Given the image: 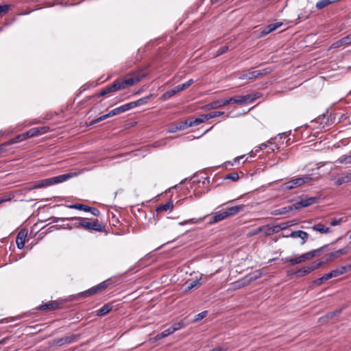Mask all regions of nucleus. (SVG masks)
Wrapping results in <instances>:
<instances>
[{"mask_svg": "<svg viewBox=\"0 0 351 351\" xmlns=\"http://www.w3.org/2000/svg\"><path fill=\"white\" fill-rule=\"evenodd\" d=\"M29 138H30V136L26 135V132H25V133L21 134H19L18 136H16V137H14V138L10 140L8 143V144L10 145V144L16 143H18V142H21V141H24L25 139H27Z\"/></svg>", "mask_w": 351, "mask_h": 351, "instance_id": "a878e982", "label": "nucleus"}, {"mask_svg": "<svg viewBox=\"0 0 351 351\" xmlns=\"http://www.w3.org/2000/svg\"><path fill=\"white\" fill-rule=\"evenodd\" d=\"M285 223L286 227L287 228L289 226H294V225L297 224L298 221L296 220H291V221H289L285 222Z\"/></svg>", "mask_w": 351, "mask_h": 351, "instance_id": "13d9d810", "label": "nucleus"}, {"mask_svg": "<svg viewBox=\"0 0 351 351\" xmlns=\"http://www.w3.org/2000/svg\"><path fill=\"white\" fill-rule=\"evenodd\" d=\"M290 207H293V209H295V210H300L302 208H305L304 206V205H303V202H302V199H300V200H299L298 202H295L292 205H290Z\"/></svg>", "mask_w": 351, "mask_h": 351, "instance_id": "c03bdc74", "label": "nucleus"}, {"mask_svg": "<svg viewBox=\"0 0 351 351\" xmlns=\"http://www.w3.org/2000/svg\"><path fill=\"white\" fill-rule=\"evenodd\" d=\"M193 126L192 118L190 117L183 121L180 122L176 127V130H182L186 129L189 127Z\"/></svg>", "mask_w": 351, "mask_h": 351, "instance_id": "412c9836", "label": "nucleus"}, {"mask_svg": "<svg viewBox=\"0 0 351 351\" xmlns=\"http://www.w3.org/2000/svg\"><path fill=\"white\" fill-rule=\"evenodd\" d=\"M226 218H228V217H227V215L226 214L225 211L216 212L211 217L210 220V223L214 224V223H218L223 219H226Z\"/></svg>", "mask_w": 351, "mask_h": 351, "instance_id": "dca6fc26", "label": "nucleus"}, {"mask_svg": "<svg viewBox=\"0 0 351 351\" xmlns=\"http://www.w3.org/2000/svg\"><path fill=\"white\" fill-rule=\"evenodd\" d=\"M87 212H90L94 216H98L100 214V212L97 208L90 206Z\"/></svg>", "mask_w": 351, "mask_h": 351, "instance_id": "8fccbe9b", "label": "nucleus"}, {"mask_svg": "<svg viewBox=\"0 0 351 351\" xmlns=\"http://www.w3.org/2000/svg\"><path fill=\"white\" fill-rule=\"evenodd\" d=\"M150 98H151V95L147 96V97L141 98L136 101H134V103L136 104V107L139 106H143L144 104H146L148 102V101L150 99Z\"/></svg>", "mask_w": 351, "mask_h": 351, "instance_id": "a19ab883", "label": "nucleus"}, {"mask_svg": "<svg viewBox=\"0 0 351 351\" xmlns=\"http://www.w3.org/2000/svg\"><path fill=\"white\" fill-rule=\"evenodd\" d=\"M173 332L172 330H171V328L169 327V328H168L167 329H166V330H165L164 331H162V332L158 333V334L156 336L155 339H156V340H160V339H163V338H165V337H168L169 335H171V334H173Z\"/></svg>", "mask_w": 351, "mask_h": 351, "instance_id": "c756f323", "label": "nucleus"}, {"mask_svg": "<svg viewBox=\"0 0 351 351\" xmlns=\"http://www.w3.org/2000/svg\"><path fill=\"white\" fill-rule=\"evenodd\" d=\"M346 252H347V250L346 249H344V248L339 249L335 252L327 254L324 256V258H325L326 262L332 261L335 260V258H339L341 255L346 254Z\"/></svg>", "mask_w": 351, "mask_h": 351, "instance_id": "ddd939ff", "label": "nucleus"}, {"mask_svg": "<svg viewBox=\"0 0 351 351\" xmlns=\"http://www.w3.org/2000/svg\"><path fill=\"white\" fill-rule=\"evenodd\" d=\"M302 202H303V205L304 207H307V206H309L313 204H315L316 202H317V198L316 197H304V198H302L301 199Z\"/></svg>", "mask_w": 351, "mask_h": 351, "instance_id": "2f4dec72", "label": "nucleus"}, {"mask_svg": "<svg viewBox=\"0 0 351 351\" xmlns=\"http://www.w3.org/2000/svg\"><path fill=\"white\" fill-rule=\"evenodd\" d=\"M340 43H343V45H348L351 44V34L341 38L340 40Z\"/></svg>", "mask_w": 351, "mask_h": 351, "instance_id": "49530a36", "label": "nucleus"}, {"mask_svg": "<svg viewBox=\"0 0 351 351\" xmlns=\"http://www.w3.org/2000/svg\"><path fill=\"white\" fill-rule=\"evenodd\" d=\"M185 326V324L181 321L177 323L173 324L170 328L172 330L173 332L184 328Z\"/></svg>", "mask_w": 351, "mask_h": 351, "instance_id": "ea45409f", "label": "nucleus"}, {"mask_svg": "<svg viewBox=\"0 0 351 351\" xmlns=\"http://www.w3.org/2000/svg\"><path fill=\"white\" fill-rule=\"evenodd\" d=\"M265 228L267 229V232H266V235L269 236V235H271V234H274V233H278L280 230H285V229H287V227H286V225H285V223H280L278 225H276V226H274L272 227H269V226H261V227H259L256 230V232L257 233V232H261Z\"/></svg>", "mask_w": 351, "mask_h": 351, "instance_id": "6e6552de", "label": "nucleus"}, {"mask_svg": "<svg viewBox=\"0 0 351 351\" xmlns=\"http://www.w3.org/2000/svg\"><path fill=\"white\" fill-rule=\"evenodd\" d=\"M71 178V175L70 174H63L60 175L56 177L41 180L34 184V185L31 187V189H40L46 186H49L55 184H58L60 182H63L67 180L69 178Z\"/></svg>", "mask_w": 351, "mask_h": 351, "instance_id": "7ed1b4c3", "label": "nucleus"}, {"mask_svg": "<svg viewBox=\"0 0 351 351\" xmlns=\"http://www.w3.org/2000/svg\"><path fill=\"white\" fill-rule=\"evenodd\" d=\"M347 156V163H351V152L349 153V154L346 155Z\"/></svg>", "mask_w": 351, "mask_h": 351, "instance_id": "774afa93", "label": "nucleus"}, {"mask_svg": "<svg viewBox=\"0 0 351 351\" xmlns=\"http://www.w3.org/2000/svg\"><path fill=\"white\" fill-rule=\"evenodd\" d=\"M341 312V308L336 310L333 312H330L327 315V317L329 318H332L334 316L339 315Z\"/></svg>", "mask_w": 351, "mask_h": 351, "instance_id": "4d7b16f0", "label": "nucleus"}, {"mask_svg": "<svg viewBox=\"0 0 351 351\" xmlns=\"http://www.w3.org/2000/svg\"><path fill=\"white\" fill-rule=\"evenodd\" d=\"M145 76L146 74L141 71L130 73L128 74L123 79L117 80L112 84L106 86L99 93L95 94V96L99 97L122 89H125L139 82Z\"/></svg>", "mask_w": 351, "mask_h": 351, "instance_id": "f257e3e1", "label": "nucleus"}, {"mask_svg": "<svg viewBox=\"0 0 351 351\" xmlns=\"http://www.w3.org/2000/svg\"><path fill=\"white\" fill-rule=\"evenodd\" d=\"M219 101L220 102L221 107L225 106L232 103V100L230 98L225 99H219Z\"/></svg>", "mask_w": 351, "mask_h": 351, "instance_id": "864d4df0", "label": "nucleus"}, {"mask_svg": "<svg viewBox=\"0 0 351 351\" xmlns=\"http://www.w3.org/2000/svg\"><path fill=\"white\" fill-rule=\"evenodd\" d=\"M309 273H311V271L308 267L306 266L297 270L294 274H295V275H297L298 277H302L308 274Z\"/></svg>", "mask_w": 351, "mask_h": 351, "instance_id": "72a5a7b5", "label": "nucleus"}, {"mask_svg": "<svg viewBox=\"0 0 351 351\" xmlns=\"http://www.w3.org/2000/svg\"><path fill=\"white\" fill-rule=\"evenodd\" d=\"M244 205H237L228 208L225 211L227 217H232L238 214L239 212L243 210Z\"/></svg>", "mask_w": 351, "mask_h": 351, "instance_id": "4468645a", "label": "nucleus"}, {"mask_svg": "<svg viewBox=\"0 0 351 351\" xmlns=\"http://www.w3.org/2000/svg\"><path fill=\"white\" fill-rule=\"evenodd\" d=\"M223 114H224V112H223V111H214V112H211L208 114H206V119H210L213 118L218 117Z\"/></svg>", "mask_w": 351, "mask_h": 351, "instance_id": "58836bf2", "label": "nucleus"}, {"mask_svg": "<svg viewBox=\"0 0 351 351\" xmlns=\"http://www.w3.org/2000/svg\"><path fill=\"white\" fill-rule=\"evenodd\" d=\"M338 269H339V271H341V275H342L344 273H346V271H348L346 269V265L340 267L339 268H338Z\"/></svg>", "mask_w": 351, "mask_h": 351, "instance_id": "e2e57ef3", "label": "nucleus"}, {"mask_svg": "<svg viewBox=\"0 0 351 351\" xmlns=\"http://www.w3.org/2000/svg\"><path fill=\"white\" fill-rule=\"evenodd\" d=\"M228 50V46H223L220 47L217 51H216V56H219L222 55L223 53H226Z\"/></svg>", "mask_w": 351, "mask_h": 351, "instance_id": "de8ad7c7", "label": "nucleus"}, {"mask_svg": "<svg viewBox=\"0 0 351 351\" xmlns=\"http://www.w3.org/2000/svg\"><path fill=\"white\" fill-rule=\"evenodd\" d=\"M9 10L8 5H0V16L6 13Z\"/></svg>", "mask_w": 351, "mask_h": 351, "instance_id": "603ef678", "label": "nucleus"}, {"mask_svg": "<svg viewBox=\"0 0 351 351\" xmlns=\"http://www.w3.org/2000/svg\"><path fill=\"white\" fill-rule=\"evenodd\" d=\"M232 100V103H235L239 105H243L248 103L253 102L256 99L254 95H237L230 98Z\"/></svg>", "mask_w": 351, "mask_h": 351, "instance_id": "0eeeda50", "label": "nucleus"}, {"mask_svg": "<svg viewBox=\"0 0 351 351\" xmlns=\"http://www.w3.org/2000/svg\"><path fill=\"white\" fill-rule=\"evenodd\" d=\"M330 272H331L332 276V277H333V278H334V277H337V276H340V275H341V271H339L338 268H337V269H335L332 270Z\"/></svg>", "mask_w": 351, "mask_h": 351, "instance_id": "bf43d9fd", "label": "nucleus"}, {"mask_svg": "<svg viewBox=\"0 0 351 351\" xmlns=\"http://www.w3.org/2000/svg\"><path fill=\"white\" fill-rule=\"evenodd\" d=\"M271 69L265 68L262 70L253 71L247 72L245 73H242L239 76V80H254L258 78H261L263 76H265L271 72Z\"/></svg>", "mask_w": 351, "mask_h": 351, "instance_id": "20e7f679", "label": "nucleus"}, {"mask_svg": "<svg viewBox=\"0 0 351 351\" xmlns=\"http://www.w3.org/2000/svg\"><path fill=\"white\" fill-rule=\"evenodd\" d=\"M311 228L321 234H327L331 231L330 228L325 226L322 223H317L314 225Z\"/></svg>", "mask_w": 351, "mask_h": 351, "instance_id": "5701e85b", "label": "nucleus"}, {"mask_svg": "<svg viewBox=\"0 0 351 351\" xmlns=\"http://www.w3.org/2000/svg\"><path fill=\"white\" fill-rule=\"evenodd\" d=\"M221 108L220 102L218 100L213 101L202 107L204 110H211V109H217Z\"/></svg>", "mask_w": 351, "mask_h": 351, "instance_id": "cd10ccee", "label": "nucleus"}, {"mask_svg": "<svg viewBox=\"0 0 351 351\" xmlns=\"http://www.w3.org/2000/svg\"><path fill=\"white\" fill-rule=\"evenodd\" d=\"M324 276L326 280H328L329 279L333 278L330 271L329 273L324 274Z\"/></svg>", "mask_w": 351, "mask_h": 351, "instance_id": "0e129e2a", "label": "nucleus"}, {"mask_svg": "<svg viewBox=\"0 0 351 351\" xmlns=\"http://www.w3.org/2000/svg\"><path fill=\"white\" fill-rule=\"evenodd\" d=\"M342 45H343V43H340V40H339L334 43L332 46L334 48H337V47H339L340 46H342Z\"/></svg>", "mask_w": 351, "mask_h": 351, "instance_id": "680f3d73", "label": "nucleus"}, {"mask_svg": "<svg viewBox=\"0 0 351 351\" xmlns=\"http://www.w3.org/2000/svg\"><path fill=\"white\" fill-rule=\"evenodd\" d=\"M225 349L222 347H216V348H214L213 349H212L210 351H224Z\"/></svg>", "mask_w": 351, "mask_h": 351, "instance_id": "338daca9", "label": "nucleus"}, {"mask_svg": "<svg viewBox=\"0 0 351 351\" xmlns=\"http://www.w3.org/2000/svg\"><path fill=\"white\" fill-rule=\"evenodd\" d=\"M328 245H324V246H322V247H321L319 248H317L316 250H313L312 251H310L308 252H306V253H304V254L300 255L303 263L305 262L307 260H310L311 258L316 256L317 253L323 252L324 250V249Z\"/></svg>", "mask_w": 351, "mask_h": 351, "instance_id": "9b49d317", "label": "nucleus"}, {"mask_svg": "<svg viewBox=\"0 0 351 351\" xmlns=\"http://www.w3.org/2000/svg\"><path fill=\"white\" fill-rule=\"evenodd\" d=\"M335 0L334 1H330V0H320L319 1H317L315 4V8L317 9V10H322L323 8H324L325 7L329 5L330 4L332 3L333 2H335Z\"/></svg>", "mask_w": 351, "mask_h": 351, "instance_id": "bb28decb", "label": "nucleus"}, {"mask_svg": "<svg viewBox=\"0 0 351 351\" xmlns=\"http://www.w3.org/2000/svg\"><path fill=\"white\" fill-rule=\"evenodd\" d=\"M180 92V90H178L177 89V86L176 87H174L173 89L170 90H168L167 92H165L162 97V99H169L170 97H171L172 96H173L174 95H176L177 93Z\"/></svg>", "mask_w": 351, "mask_h": 351, "instance_id": "473e14b6", "label": "nucleus"}, {"mask_svg": "<svg viewBox=\"0 0 351 351\" xmlns=\"http://www.w3.org/2000/svg\"><path fill=\"white\" fill-rule=\"evenodd\" d=\"M173 208V203L172 200H169L165 204L159 205L156 210V212H162V211H171Z\"/></svg>", "mask_w": 351, "mask_h": 351, "instance_id": "4be33fe9", "label": "nucleus"}, {"mask_svg": "<svg viewBox=\"0 0 351 351\" xmlns=\"http://www.w3.org/2000/svg\"><path fill=\"white\" fill-rule=\"evenodd\" d=\"M312 179L313 178L310 176H304L300 178H294V179L291 180V181L293 183V187L296 188V187L300 186L303 185L304 184L312 180Z\"/></svg>", "mask_w": 351, "mask_h": 351, "instance_id": "2eb2a0df", "label": "nucleus"}, {"mask_svg": "<svg viewBox=\"0 0 351 351\" xmlns=\"http://www.w3.org/2000/svg\"><path fill=\"white\" fill-rule=\"evenodd\" d=\"M282 237L284 238H300L302 240L301 244H304L308 239V234L306 232H304L303 230H297V231H293L288 235L282 234Z\"/></svg>", "mask_w": 351, "mask_h": 351, "instance_id": "1a4fd4ad", "label": "nucleus"}, {"mask_svg": "<svg viewBox=\"0 0 351 351\" xmlns=\"http://www.w3.org/2000/svg\"><path fill=\"white\" fill-rule=\"evenodd\" d=\"M77 338V335H71L69 336H65L62 338L57 339L55 340V343L56 345L61 346L64 344L71 343L72 342H74Z\"/></svg>", "mask_w": 351, "mask_h": 351, "instance_id": "f8f14e48", "label": "nucleus"}, {"mask_svg": "<svg viewBox=\"0 0 351 351\" xmlns=\"http://www.w3.org/2000/svg\"><path fill=\"white\" fill-rule=\"evenodd\" d=\"M293 210V207H290V206L282 207L278 209H276L274 211L271 212V214L273 215H284L286 213H288L289 212Z\"/></svg>", "mask_w": 351, "mask_h": 351, "instance_id": "393cba45", "label": "nucleus"}, {"mask_svg": "<svg viewBox=\"0 0 351 351\" xmlns=\"http://www.w3.org/2000/svg\"><path fill=\"white\" fill-rule=\"evenodd\" d=\"M283 187H284L285 189H287V190H291V189H295L293 187V183H292V182L291 180L289 181V182H285L283 184Z\"/></svg>", "mask_w": 351, "mask_h": 351, "instance_id": "5fc2aeb1", "label": "nucleus"}, {"mask_svg": "<svg viewBox=\"0 0 351 351\" xmlns=\"http://www.w3.org/2000/svg\"><path fill=\"white\" fill-rule=\"evenodd\" d=\"M108 285H109V283L108 282V281H104V282L98 284L97 285L94 286V287L88 289V290L80 293L79 294V295L81 297L90 296L92 295H94L98 292H100V291L104 290L105 289H106L108 287Z\"/></svg>", "mask_w": 351, "mask_h": 351, "instance_id": "39448f33", "label": "nucleus"}, {"mask_svg": "<svg viewBox=\"0 0 351 351\" xmlns=\"http://www.w3.org/2000/svg\"><path fill=\"white\" fill-rule=\"evenodd\" d=\"M193 126L198 125L206 121H208V119H206V114H201L199 117H191Z\"/></svg>", "mask_w": 351, "mask_h": 351, "instance_id": "c85d7f7f", "label": "nucleus"}, {"mask_svg": "<svg viewBox=\"0 0 351 351\" xmlns=\"http://www.w3.org/2000/svg\"><path fill=\"white\" fill-rule=\"evenodd\" d=\"M49 131V127L43 126L38 128H33L26 132V135L31 137L37 136L41 134H44Z\"/></svg>", "mask_w": 351, "mask_h": 351, "instance_id": "9d476101", "label": "nucleus"}, {"mask_svg": "<svg viewBox=\"0 0 351 351\" xmlns=\"http://www.w3.org/2000/svg\"><path fill=\"white\" fill-rule=\"evenodd\" d=\"M71 219L79 220V222L75 224L77 228H82L88 231H95L97 232H104L106 231V226L97 219L90 220L88 218L71 217Z\"/></svg>", "mask_w": 351, "mask_h": 351, "instance_id": "f03ea898", "label": "nucleus"}, {"mask_svg": "<svg viewBox=\"0 0 351 351\" xmlns=\"http://www.w3.org/2000/svg\"><path fill=\"white\" fill-rule=\"evenodd\" d=\"M282 25V22H276L274 23H271L268 25L265 29L261 32V35H266L268 34L273 31L276 30L278 27H281Z\"/></svg>", "mask_w": 351, "mask_h": 351, "instance_id": "aec40b11", "label": "nucleus"}, {"mask_svg": "<svg viewBox=\"0 0 351 351\" xmlns=\"http://www.w3.org/2000/svg\"><path fill=\"white\" fill-rule=\"evenodd\" d=\"M60 308V304L57 301H51L49 303L39 306L37 309L40 311L56 310Z\"/></svg>", "mask_w": 351, "mask_h": 351, "instance_id": "f3484780", "label": "nucleus"}, {"mask_svg": "<svg viewBox=\"0 0 351 351\" xmlns=\"http://www.w3.org/2000/svg\"><path fill=\"white\" fill-rule=\"evenodd\" d=\"M285 262L289 263L291 265L303 263L300 256L295 257V258H285Z\"/></svg>", "mask_w": 351, "mask_h": 351, "instance_id": "7c9ffc66", "label": "nucleus"}, {"mask_svg": "<svg viewBox=\"0 0 351 351\" xmlns=\"http://www.w3.org/2000/svg\"><path fill=\"white\" fill-rule=\"evenodd\" d=\"M351 182V173H343L340 175V176L335 181V184L337 186H340L344 183H348Z\"/></svg>", "mask_w": 351, "mask_h": 351, "instance_id": "6ab92c4d", "label": "nucleus"}, {"mask_svg": "<svg viewBox=\"0 0 351 351\" xmlns=\"http://www.w3.org/2000/svg\"><path fill=\"white\" fill-rule=\"evenodd\" d=\"M252 280V278L250 279L243 278L242 280H238L234 283L235 288H241L247 285L250 281Z\"/></svg>", "mask_w": 351, "mask_h": 351, "instance_id": "f704fd0d", "label": "nucleus"}, {"mask_svg": "<svg viewBox=\"0 0 351 351\" xmlns=\"http://www.w3.org/2000/svg\"><path fill=\"white\" fill-rule=\"evenodd\" d=\"M193 83V80L190 79L188 81H186V82H184L182 84L178 85L177 89L180 91L184 90L186 88H187L189 86H190Z\"/></svg>", "mask_w": 351, "mask_h": 351, "instance_id": "4c0bfd02", "label": "nucleus"}, {"mask_svg": "<svg viewBox=\"0 0 351 351\" xmlns=\"http://www.w3.org/2000/svg\"><path fill=\"white\" fill-rule=\"evenodd\" d=\"M327 281L326 280V278H324V276H323L321 278H319L317 279H315L314 281H313V284L316 285H322L324 282Z\"/></svg>", "mask_w": 351, "mask_h": 351, "instance_id": "3c124183", "label": "nucleus"}, {"mask_svg": "<svg viewBox=\"0 0 351 351\" xmlns=\"http://www.w3.org/2000/svg\"><path fill=\"white\" fill-rule=\"evenodd\" d=\"M187 285H187L186 290L190 291V290L193 289V288H195V287L200 285L201 283H200L199 280H195L190 283H188Z\"/></svg>", "mask_w": 351, "mask_h": 351, "instance_id": "37998d69", "label": "nucleus"}, {"mask_svg": "<svg viewBox=\"0 0 351 351\" xmlns=\"http://www.w3.org/2000/svg\"><path fill=\"white\" fill-rule=\"evenodd\" d=\"M207 315H208L207 311H204L198 313L197 315H195L193 322H197L203 319L204 318H205L207 316Z\"/></svg>", "mask_w": 351, "mask_h": 351, "instance_id": "79ce46f5", "label": "nucleus"}, {"mask_svg": "<svg viewBox=\"0 0 351 351\" xmlns=\"http://www.w3.org/2000/svg\"><path fill=\"white\" fill-rule=\"evenodd\" d=\"M27 234L24 231H20L16 238V243L17 247L20 250L23 249L25 246V238Z\"/></svg>", "mask_w": 351, "mask_h": 351, "instance_id": "a211bd4d", "label": "nucleus"}, {"mask_svg": "<svg viewBox=\"0 0 351 351\" xmlns=\"http://www.w3.org/2000/svg\"><path fill=\"white\" fill-rule=\"evenodd\" d=\"M339 162L342 164V163H347V156L346 155H343L341 156L339 160H338Z\"/></svg>", "mask_w": 351, "mask_h": 351, "instance_id": "052dcab7", "label": "nucleus"}, {"mask_svg": "<svg viewBox=\"0 0 351 351\" xmlns=\"http://www.w3.org/2000/svg\"><path fill=\"white\" fill-rule=\"evenodd\" d=\"M8 339H9L8 337L3 338L2 339H1L0 340V345L5 344L8 342Z\"/></svg>", "mask_w": 351, "mask_h": 351, "instance_id": "69168bd1", "label": "nucleus"}, {"mask_svg": "<svg viewBox=\"0 0 351 351\" xmlns=\"http://www.w3.org/2000/svg\"><path fill=\"white\" fill-rule=\"evenodd\" d=\"M342 221V218H339V219H332L331 221H330V225L332 226H338L339 225Z\"/></svg>", "mask_w": 351, "mask_h": 351, "instance_id": "6e6d98bb", "label": "nucleus"}, {"mask_svg": "<svg viewBox=\"0 0 351 351\" xmlns=\"http://www.w3.org/2000/svg\"><path fill=\"white\" fill-rule=\"evenodd\" d=\"M69 208H73V209H77V210H84L85 212H87L88 210L89 209V206H88L85 205V204H71V205L69 206Z\"/></svg>", "mask_w": 351, "mask_h": 351, "instance_id": "c9c22d12", "label": "nucleus"}, {"mask_svg": "<svg viewBox=\"0 0 351 351\" xmlns=\"http://www.w3.org/2000/svg\"><path fill=\"white\" fill-rule=\"evenodd\" d=\"M125 112V110L123 105H122V106H119L118 108H116L110 110L108 113H107V114H104L103 116H101V117H99L93 120L90 122V125H95V124H96V123H99V122H100L101 121H104V120L106 119L107 118H109L110 117H113V116L119 114H121L122 112Z\"/></svg>", "mask_w": 351, "mask_h": 351, "instance_id": "423d86ee", "label": "nucleus"}, {"mask_svg": "<svg viewBox=\"0 0 351 351\" xmlns=\"http://www.w3.org/2000/svg\"><path fill=\"white\" fill-rule=\"evenodd\" d=\"M239 178V177L238 173H236V172H234V173H231L228 174L225 177V179H226V180H231L232 181H237V180H238Z\"/></svg>", "mask_w": 351, "mask_h": 351, "instance_id": "a18cd8bd", "label": "nucleus"}, {"mask_svg": "<svg viewBox=\"0 0 351 351\" xmlns=\"http://www.w3.org/2000/svg\"><path fill=\"white\" fill-rule=\"evenodd\" d=\"M123 106H124L125 110L128 111L132 108L136 107V104H135L134 101H132V102L124 104Z\"/></svg>", "mask_w": 351, "mask_h": 351, "instance_id": "09e8293b", "label": "nucleus"}, {"mask_svg": "<svg viewBox=\"0 0 351 351\" xmlns=\"http://www.w3.org/2000/svg\"><path fill=\"white\" fill-rule=\"evenodd\" d=\"M112 309V304L108 303L104 304L101 308L97 311V315L98 316H104L110 312Z\"/></svg>", "mask_w": 351, "mask_h": 351, "instance_id": "b1692460", "label": "nucleus"}, {"mask_svg": "<svg viewBox=\"0 0 351 351\" xmlns=\"http://www.w3.org/2000/svg\"><path fill=\"white\" fill-rule=\"evenodd\" d=\"M323 263H324L323 261H315L312 262L311 264H309L308 265V267L311 272V271L317 269V268H319L320 266H322Z\"/></svg>", "mask_w": 351, "mask_h": 351, "instance_id": "e433bc0d", "label": "nucleus"}]
</instances>
